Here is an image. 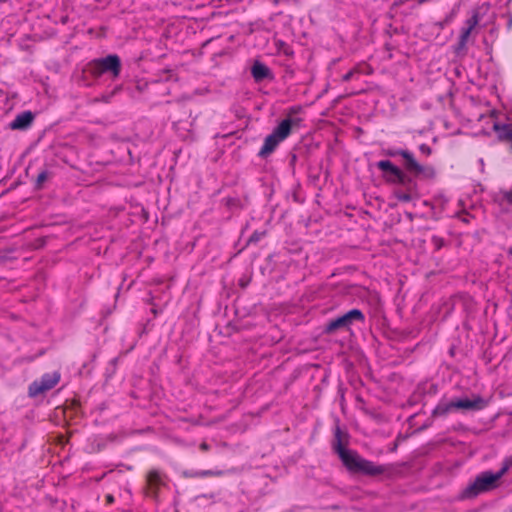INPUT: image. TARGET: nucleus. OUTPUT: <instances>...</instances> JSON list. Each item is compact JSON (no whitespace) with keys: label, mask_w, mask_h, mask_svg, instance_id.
<instances>
[{"label":"nucleus","mask_w":512,"mask_h":512,"mask_svg":"<svg viewBox=\"0 0 512 512\" xmlns=\"http://www.w3.org/2000/svg\"><path fill=\"white\" fill-rule=\"evenodd\" d=\"M146 482L150 490L149 495L156 497L159 488L164 485L162 473L157 469L150 470L146 475Z\"/></svg>","instance_id":"11"},{"label":"nucleus","mask_w":512,"mask_h":512,"mask_svg":"<svg viewBox=\"0 0 512 512\" xmlns=\"http://www.w3.org/2000/svg\"><path fill=\"white\" fill-rule=\"evenodd\" d=\"M33 120V113L31 111H24L15 117V119L9 124V127L12 130H24L32 124Z\"/></svg>","instance_id":"12"},{"label":"nucleus","mask_w":512,"mask_h":512,"mask_svg":"<svg viewBox=\"0 0 512 512\" xmlns=\"http://www.w3.org/2000/svg\"><path fill=\"white\" fill-rule=\"evenodd\" d=\"M405 188V191L403 192H396V197L399 201L402 202H409L413 199L414 196L417 195V182L415 181V187L414 189H410L409 186H403Z\"/></svg>","instance_id":"15"},{"label":"nucleus","mask_w":512,"mask_h":512,"mask_svg":"<svg viewBox=\"0 0 512 512\" xmlns=\"http://www.w3.org/2000/svg\"><path fill=\"white\" fill-rule=\"evenodd\" d=\"M355 73H359V69H358V68H353V69H351L350 71H348L346 74H344V75L342 76V81H344V82H348L349 80H351V79H352V77H353V75H354Z\"/></svg>","instance_id":"22"},{"label":"nucleus","mask_w":512,"mask_h":512,"mask_svg":"<svg viewBox=\"0 0 512 512\" xmlns=\"http://www.w3.org/2000/svg\"><path fill=\"white\" fill-rule=\"evenodd\" d=\"M459 404L463 411H480L487 407L488 401L480 395H474L472 399L460 398Z\"/></svg>","instance_id":"10"},{"label":"nucleus","mask_w":512,"mask_h":512,"mask_svg":"<svg viewBox=\"0 0 512 512\" xmlns=\"http://www.w3.org/2000/svg\"><path fill=\"white\" fill-rule=\"evenodd\" d=\"M419 150L421 151V153H423L426 156H429L432 152V149L427 144H421L419 146Z\"/></svg>","instance_id":"23"},{"label":"nucleus","mask_w":512,"mask_h":512,"mask_svg":"<svg viewBox=\"0 0 512 512\" xmlns=\"http://www.w3.org/2000/svg\"><path fill=\"white\" fill-rule=\"evenodd\" d=\"M251 74L256 82H260L271 77V70L265 64L256 61L251 68Z\"/></svg>","instance_id":"13"},{"label":"nucleus","mask_w":512,"mask_h":512,"mask_svg":"<svg viewBox=\"0 0 512 512\" xmlns=\"http://www.w3.org/2000/svg\"><path fill=\"white\" fill-rule=\"evenodd\" d=\"M500 205L512 208V187L507 190H501L498 194Z\"/></svg>","instance_id":"16"},{"label":"nucleus","mask_w":512,"mask_h":512,"mask_svg":"<svg viewBox=\"0 0 512 512\" xmlns=\"http://www.w3.org/2000/svg\"><path fill=\"white\" fill-rule=\"evenodd\" d=\"M185 475H186V476H190V477H200V476L198 475V471H195V472H192V473H189V474H188V473H185Z\"/></svg>","instance_id":"30"},{"label":"nucleus","mask_w":512,"mask_h":512,"mask_svg":"<svg viewBox=\"0 0 512 512\" xmlns=\"http://www.w3.org/2000/svg\"><path fill=\"white\" fill-rule=\"evenodd\" d=\"M512 467V455L506 457L502 462L501 469L493 473L492 471H484L478 474L474 481L466 486L459 494V500L475 499L479 495L490 492L499 487V480Z\"/></svg>","instance_id":"2"},{"label":"nucleus","mask_w":512,"mask_h":512,"mask_svg":"<svg viewBox=\"0 0 512 512\" xmlns=\"http://www.w3.org/2000/svg\"><path fill=\"white\" fill-rule=\"evenodd\" d=\"M60 379L61 374L59 371L45 373L42 375L40 380H35L29 385V397L35 398L40 394H44L45 392L50 391L59 383Z\"/></svg>","instance_id":"8"},{"label":"nucleus","mask_w":512,"mask_h":512,"mask_svg":"<svg viewBox=\"0 0 512 512\" xmlns=\"http://www.w3.org/2000/svg\"><path fill=\"white\" fill-rule=\"evenodd\" d=\"M354 322H365V315L360 309H351L343 315L330 320L325 325L323 332L325 334H333L338 330H350V327Z\"/></svg>","instance_id":"7"},{"label":"nucleus","mask_w":512,"mask_h":512,"mask_svg":"<svg viewBox=\"0 0 512 512\" xmlns=\"http://www.w3.org/2000/svg\"><path fill=\"white\" fill-rule=\"evenodd\" d=\"M479 23V13L475 11L473 15L465 21V27L462 28L457 46L455 48L456 52H460L462 50L466 49V45L468 42V39L471 35V32L473 29L478 25Z\"/></svg>","instance_id":"9"},{"label":"nucleus","mask_w":512,"mask_h":512,"mask_svg":"<svg viewBox=\"0 0 512 512\" xmlns=\"http://www.w3.org/2000/svg\"><path fill=\"white\" fill-rule=\"evenodd\" d=\"M223 474L222 471H213V470H202V471H198V475L201 476V477H206V476H221Z\"/></svg>","instance_id":"20"},{"label":"nucleus","mask_w":512,"mask_h":512,"mask_svg":"<svg viewBox=\"0 0 512 512\" xmlns=\"http://www.w3.org/2000/svg\"><path fill=\"white\" fill-rule=\"evenodd\" d=\"M266 234H267L266 230L253 232V234L247 240L246 246L251 245V244H257L261 238L266 236Z\"/></svg>","instance_id":"17"},{"label":"nucleus","mask_w":512,"mask_h":512,"mask_svg":"<svg viewBox=\"0 0 512 512\" xmlns=\"http://www.w3.org/2000/svg\"><path fill=\"white\" fill-rule=\"evenodd\" d=\"M48 177H49L48 171L44 170V171L40 172L36 178L35 189L41 190L43 188L44 182L48 179Z\"/></svg>","instance_id":"18"},{"label":"nucleus","mask_w":512,"mask_h":512,"mask_svg":"<svg viewBox=\"0 0 512 512\" xmlns=\"http://www.w3.org/2000/svg\"><path fill=\"white\" fill-rule=\"evenodd\" d=\"M433 242L435 243L437 249H440L443 246V240L440 238L434 237Z\"/></svg>","instance_id":"26"},{"label":"nucleus","mask_w":512,"mask_h":512,"mask_svg":"<svg viewBox=\"0 0 512 512\" xmlns=\"http://www.w3.org/2000/svg\"><path fill=\"white\" fill-rule=\"evenodd\" d=\"M454 412L449 401L441 400L432 411V417H445L449 413Z\"/></svg>","instance_id":"14"},{"label":"nucleus","mask_w":512,"mask_h":512,"mask_svg":"<svg viewBox=\"0 0 512 512\" xmlns=\"http://www.w3.org/2000/svg\"><path fill=\"white\" fill-rule=\"evenodd\" d=\"M201 451H208L210 449V445L207 442H202L199 445Z\"/></svg>","instance_id":"28"},{"label":"nucleus","mask_w":512,"mask_h":512,"mask_svg":"<svg viewBox=\"0 0 512 512\" xmlns=\"http://www.w3.org/2000/svg\"><path fill=\"white\" fill-rule=\"evenodd\" d=\"M449 403L452 406V409L454 411L461 410L460 409L461 405L459 404L460 403V398L453 399V400L449 401Z\"/></svg>","instance_id":"25"},{"label":"nucleus","mask_w":512,"mask_h":512,"mask_svg":"<svg viewBox=\"0 0 512 512\" xmlns=\"http://www.w3.org/2000/svg\"><path fill=\"white\" fill-rule=\"evenodd\" d=\"M248 283H249V281H248V280H244V279H241V280L239 281V285H240L242 288L247 287Z\"/></svg>","instance_id":"29"},{"label":"nucleus","mask_w":512,"mask_h":512,"mask_svg":"<svg viewBox=\"0 0 512 512\" xmlns=\"http://www.w3.org/2000/svg\"><path fill=\"white\" fill-rule=\"evenodd\" d=\"M350 439L349 432L337 424L333 431L331 448L350 474L377 477L389 471V466L375 464L360 456L356 450L349 449Z\"/></svg>","instance_id":"1"},{"label":"nucleus","mask_w":512,"mask_h":512,"mask_svg":"<svg viewBox=\"0 0 512 512\" xmlns=\"http://www.w3.org/2000/svg\"><path fill=\"white\" fill-rule=\"evenodd\" d=\"M376 166L382 171L385 181L390 184L409 186L410 189H414L415 179H420L419 177H414L405 169L402 170L394 165L390 160H380L376 163Z\"/></svg>","instance_id":"5"},{"label":"nucleus","mask_w":512,"mask_h":512,"mask_svg":"<svg viewBox=\"0 0 512 512\" xmlns=\"http://www.w3.org/2000/svg\"><path fill=\"white\" fill-rule=\"evenodd\" d=\"M302 120L300 118H285L266 136L264 143L259 150L258 156L266 158L271 155L278 145L289 137L293 126H298Z\"/></svg>","instance_id":"4"},{"label":"nucleus","mask_w":512,"mask_h":512,"mask_svg":"<svg viewBox=\"0 0 512 512\" xmlns=\"http://www.w3.org/2000/svg\"><path fill=\"white\" fill-rule=\"evenodd\" d=\"M509 254L512 255V247L509 249Z\"/></svg>","instance_id":"31"},{"label":"nucleus","mask_w":512,"mask_h":512,"mask_svg":"<svg viewBox=\"0 0 512 512\" xmlns=\"http://www.w3.org/2000/svg\"><path fill=\"white\" fill-rule=\"evenodd\" d=\"M278 47H279V49H281V50L283 51V53H284L285 55H288V56H289V55H292V54H293V51H292L291 47H289V46H288L285 42H283V41H279V42H278Z\"/></svg>","instance_id":"21"},{"label":"nucleus","mask_w":512,"mask_h":512,"mask_svg":"<svg viewBox=\"0 0 512 512\" xmlns=\"http://www.w3.org/2000/svg\"><path fill=\"white\" fill-rule=\"evenodd\" d=\"M45 243H46L45 237H38L33 242L27 243L26 246H27V248H29L31 250H37V249L44 247Z\"/></svg>","instance_id":"19"},{"label":"nucleus","mask_w":512,"mask_h":512,"mask_svg":"<svg viewBox=\"0 0 512 512\" xmlns=\"http://www.w3.org/2000/svg\"><path fill=\"white\" fill-rule=\"evenodd\" d=\"M89 72L94 77L103 74H111L113 78L119 77L121 73V60L118 55L110 54L103 58L92 60L88 64Z\"/></svg>","instance_id":"6"},{"label":"nucleus","mask_w":512,"mask_h":512,"mask_svg":"<svg viewBox=\"0 0 512 512\" xmlns=\"http://www.w3.org/2000/svg\"><path fill=\"white\" fill-rule=\"evenodd\" d=\"M301 111V107L300 106H292L289 108L288 110V113H287V118H291L292 115H295L297 113H299Z\"/></svg>","instance_id":"24"},{"label":"nucleus","mask_w":512,"mask_h":512,"mask_svg":"<svg viewBox=\"0 0 512 512\" xmlns=\"http://www.w3.org/2000/svg\"><path fill=\"white\" fill-rule=\"evenodd\" d=\"M383 153L388 157L401 156L403 168L414 177H419L423 180H433L436 177V169L432 165L420 164L409 150L389 148L384 150Z\"/></svg>","instance_id":"3"},{"label":"nucleus","mask_w":512,"mask_h":512,"mask_svg":"<svg viewBox=\"0 0 512 512\" xmlns=\"http://www.w3.org/2000/svg\"><path fill=\"white\" fill-rule=\"evenodd\" d=\"M105 500H106V504L110 505V504L114 503L115 498L112 494H107L105 497Z\"/></svg>","instance_id":"27"}]
</instances>
